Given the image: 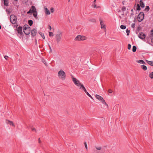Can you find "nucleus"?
I'll return each mask as SVG.
<instances>
[{
	"mask_svg": "<svg viewBox=\"0 0 153 153\" xmlns=\"http://www.w3.org/2000/svg\"><path fill=\"white\" fill-rule=\"evenodd\" d=\"M138 63L142 64H145V62L142 60H138L137 62Z\"/></svg>",
	"mask_w": 153,
	"mask_h": 153,
	"instance_id": "obj_21",
	"label": "nucleus"
},
{
	"mask_svg": "<svg viewBox=\"0 0 153 153\" xmlns=\"http://www.w3.org/2000/svg\"><path fill=\"white\" fill-rule=\"evenodd\" d=\"M126 10V8L125 7L123 6L122 8V10L123 11V12L124 11H125Z\"/></svg>",
	"mask_w": 153,
	"mask_h": 153,
	"instance_id": "obj_36",
	"label": "nucleus"
},
{
	"mask_svg": "<svg viewBox=\"0 0 153 153\" xmlns=\"http://www.w3.org/2000/svg\"><path fill=\"white\" fill-rule=\"evenodd\" d=\"M44 8L45 14L47 15H50L51 13L50 11L48 9V8L45 7H44Z\"/></svg>",
	"mask_w": 153,
	"mask_h": 153,
	"instance_id": "obj_14",
	"label": "nucleus"
},
{
	"mask_svg": "<svg viewBox=\"0 0 153 153\" xmlns=\"http://www.w3.org/2000/svg\"><path fill=\"white\" fill-rule=\"evenodd\" d=\"M131 27L133 28H134L135 26V23H132L131 25Z\"/></svg>",
	"mask_w": 153,
	"mask_h": 153,
	"instance_id": "obj_34",
	"label": "nucleus"
},
{
	"mask_svg": "<svg viewBox=\"0 0 153 153\" xmlns=\"http://www.w3.org/2000/svg\"><path fill=\"white\" fill-rule=\"evenodd\" d=\"M140 6L142 8L144 7H145L144 3L143 2L142 0H141L140 1Z\"/></svg>",
	"mask_w": 153,
	"mask_h": 153,
	"instance_id": "obj_17",
	"label": "nucleus"
},
{
	"mask_svg": "<svg viewBox=\"0 0 153 153\" xmlns=\"http://www.w3.org/2000/svg\"><path fill=\"white\" fill-rule=\"evenodd\" d=\"M83 88L81 90L82 91H84L86 93V94L88 96L90 97L91 99H93V97L91 96V95L87 91V90L85 87H82Z\"/></svg>",
	"mask_w": 153,
	"mask_h": 153,
	"instance_id": "obj_12",
	"label": "nucleus"
},
{
	"mask_svg": "<svg viewBox=\"0 0 153 153\" xmlns=\"http://www.w3.org/2000/svg\"><path fill=\"white\" fill-rule=\"evenodd\" d=\"M49 29L50 30H51V27L50 26V25H49Z\"/></svg>",
	"mask_w": 153,
	"mask_h": 153,
	"instance_id": "obj_45",
	"label": "nucleus"
},
{
	"mask_svg": "<svg viewBox=\"0 0 153 153\" xmlns=\"http://www.w3.org/2000/svg\"><path fill=\"white\" fill-rule=\"evenodd\" d=\"M140 10V7L139 4H138L137 5V10Z\"/></svg>",
	"mask_w": 153,
	"mask_h": 153,
	"instance_id": "obj_29",
	"label": "nucleus"
},
{
	"mask_svg": "<svg viewBox=\"0 0 153 153\" xmlns=\"http://www.w3.org/2000/svg\"><path fill=\"white\" fill-rule=\"evenodd\" d=\"M95 147L96 150L99 151L97 152V153H103L104 152V151L102 150L101 146H95Z\"/></svg>",
	"mask_w": 153,
	"mask_h": 153,
	"instance_id": "obj_9",
	"label": "nucleus"
},
{
	"mask_svg": "<svg viewBox=\"0 0 153 153\" xmlns=\"http://www.w3.org/2000/svg\"><path fill=\"white\" fill-rule=\"evenodd\" d=\"M62 35V33L60 32H58L56 35V41L57 43H59L61 41V37Z\"/></svg>",
	"mask_w": 153,
	"mask_h": 153,
	"instance_id": "obj_6",
	"label": "nucleus"
},
{
	"mask_svg": "<svg viewBox=\"0 0 153 153\" xmlns=\"http://www.w3.org/2000/svg\"><path fill=\"white\" fill-rule=\"evenodd\" d=\"M100 24L101 25V27L102 29H105V25L103 22V20L101 19H100Z\"/></svg>",
	"mask_w": 153,
	"mask_h": 153,
	"instance_id": "obj_11",
	"label": "nucleus"
},
{
	"mask_svg": "<svg viewBox=\"0 0 153 153\" xmlns=\"http://www.w3.org/2000/svg\"><path fill=\"white\" fill-rule=\"evenodd\" d=\"M95 96L96 99L100 101L103 104L105 105L107 107H108V105L106 103L102 97L98 94H96Z\"/></svg>",
	"mask_w": 153,
	"mask_h": 153,
	"instance_id": "obj_4",
	"label": "nucleus"
},
{
	"mask_svg": "<svg viewBox=\"0 0 153 153\" xmlns=\"http://www.w3.org/2000/svg\"><path fill=\"white\" fill-rule=\"evenodd\" d=\"M32 130L33 131H35V132H36V129L34 128H31Z\"/></svg>",
	"mask_w": 153,
	"mask_h": 153,
	"instance_id": "obj_39",
	"label": "nucleus"
},
{
	"mask_svg": "<svg viewBox=\"0 0 153 153\" xmlns=\"http://www.w3.org/2000/svg\"><path fill=\"white\" fill-rule=\"evenodd\" d=\"M81 40H84L86 39V37L84 36H80Z\"/></svg>",
	"mask_w": 153,
	"mask_h": 153,
	"instance_id": "obj_22",
	"label": "nucleus"
},
{
	"mask_svg": "<svg viewBox=\"0 0 153 153\" xmlns=\"http://www.w3.org/2000/svg\"><path fill=\"white\" fill-rule=\"evenodd\" d=\"M120 27L122 29H125L126 28V27L125 25H121L120 26Z\"/></svg>",
	"mask_w": 153,
	"mask_h": 153,
	"instance_id": "obj_30",
	"label": "nucleus"
},
{
	"mask_svg": "<svg viewBox=\"0 0 153 153\" xmlns=\"http://www.w3.org/2000/svg\"><path fill=\"white\" fill-rule=\"evenodd\" d=\"M141 68L144 71H146L147 69L146 66L144 65H141Z\"/></svg>",
	"mask_w": 153,
	"mask_h": 153,
	"instance_id": "obj_23",
	"label": "nucleus"
},
{
	"mask_svg": "<svg viewBox=\"0 0 153 153\" xmlns=\"http://www.w3.org/2000/svg\"><path fill=\"white\" fill-rule=\"evenodd\" d=\"M49 46V47H50V50H51V47L50 46Z\"/></svg>",
	"mask_w": 153,
	"mask_h": 153,
	"instance_id": "obj_47",
	"label": "nucleus"
},
{
	"mask_svg": "<svg viewBox=\"0 0 153 153\" xmlns=\"http://www.w3.org/2000/svg\"><path fill=\"white\" fill-rule=\"evenodd\" d=\"M10 21L12 24H16L17 21V19L16 16L13 14L11 15L10 17Z\"/></svg>",
	"mask_w": 153,
	"mask_h": 153,
	"instance_id": "obj_5",
	"label": "nucleus"
},
{
	"mask_svg": "<svg viewBox=\"0 0 153 153\" xmlns=\"http://www.w3.org/2000/svg\"><path fill=\"white\" fill-rule=\"evenodd\" d=\"M8 0H4V5L7 6L8 5Z\"/></svg>",
	"mask_w": 153,
	"mask_h": 153,
	"instance_id": "obj_25",
	"label": "nucleus"
},
{
	"mask_svg": "<svg viewBox=\"0 0 153 153\" xmlns=\"http://www.w3.org/2000/svg\"><path fill=\"white\" fill-rule=\"evenodd\" d=\"M36 44L37 43V42H36Z\"/></svg>",
	"mask_w": 153,
	"mask_h": 153,
	"instance_id": "obj_51",
	"label": "nucleus"
},
{
	"mask_svg": "<svg viewBox=\"0 0 153 153\" xmlns=\"http://www.w3.org/2000/svg\"><path fill=\"white\" fill-rule=\"evenodd\" d=\"M49 36H53V33L52 32H49Z\"/></svg>",
	"mask_w": 153,
	"mask_h": 153,
	"instance_id": "obj_32",
	"label": "nucleus"
},
{
	"mask_svg": "<svg viewBox=\"0 0 153 153\" xmlns=\"http://www.w3.org/2000/svg\"><path fill=\"white\" fill-rule=\"evenodd\" d=\"M147 63L151 66H153V61H149L147 60H146Z\"/></svg>",
	"mask_w": 153,
	"mask_h": 153,
	"instance_id": "obj_19",
	"label": "nucleus"
},
{
	"mask_svg": "<svg viewBox=\"0 0 153 153\" xmlns=\"http://www.w3.org/2000/svg\"><path fill=\"white\" fill-rule=\"evenodd\" d=\"M43 63H44V64L46 65H47V64H46V62L45 61H43Z\"/></svg>",
	"mask_w": 153,
	"mask_h": 153,
	"instance_id": "obj_44",
	"label": "nucleus"
},
{
	"mask_svg": "<svg viewBox=\"0 0 153 153\" xmlns=\"http://www.w3.org/2000/svg\"><path fill=\"white\" fill-rule=\"evenodd\" d=\"M1 29V25H0V29Z\"/></svg>",
	"mask_w": 153,
	"mask_h": 153,
	"instance_id": "obj_48",
	"label": "nucleus"
},
{
	"mask_svg": "<svg viewBox=\"0 0 153 153\" xmlns=\"http://www.w3.org/2000/svg\"><path fill=\"white\" fill-rule=\"evenodd\" d=\"M28 23L30 26L32 25L33 24V21L32 20H29L28 21Z\"/></svg>",
	"mask_w": 153,
	"mask_h": 153,
	"instance_id": "obj_24",
	"label": "nucleus"
},
{
	"mask_svg": "<svg viewBox=\"0 0 153 153\" xmlns=\"http://www.w3.org/2000/svg\"><path fill=\"white\" fill-rule=\"evenodd\" d=\"M18 33L20 34H22V27H19L17 29Z\"/></svg>",
	"mask_w": 153,
	"mask_h": 153,
	"instance_id": "obj_16",
	"label": "nucleus"
},
{
	"mask_svg": "<svg viewBox=\"0 0 153 153\" xmlns=\"http://www.w3.org/2000/svg\"><path fill=\"white\" fill-rule=\"evenodd\" d=\"M39 143H40L41 142V141L40 140V138H39Z\"/></svg>",
	"mask_w": 153,
	"mask_h": 153,
	"instance_id": "obj_46",
	"label": "nucleus"
},
{
	"mask_svg": "<svg viewBox=\"0 0 153 153\" xmlns=\"http://www.w3.org/2000/svg\"><path fill=\"white\" fill-rule=\"evenodd\" d=\"M31 13H33V16L36 19H38V18L37 16V12L35 6H32L30 9L29 10V11L27 12V14H30Z\"/></svg>",
	"mask_w": 153,
	"mask_h": 153,
	"instance_id": "obj_2",
	"label": "nucleus"
},
{
	"mask_svg": "<svg viewBox=\"0 0 153 153\" xmlns=\"http://www.w3.org/2000/svg\"><path fill=\"white\" fill-rule=\"evenodd\" d=\"M36 33V30L35 29H33L31 31V34L32 36H35Z\"/></svg>",
	"mask_w": 153,
	"mask_h": 153,
	"instance_id": "obj_13",
	"label": "nucleus"
},
{
	"mask_svg": "<svg viewBox=\"0 0 153 153\" xmlns=\"http://www.w3.org/2000/svg\"><path fill=\"white\" fill-rule=\"evenodd\" d=\"M108 92L109 93H112L113 92V91L112 90H111V89H109L108 90Z\"/></svg>",
	"mask_w": 153,
	"mask_h": 153,
	"instance_id": "obj_40",
	"label": "nucleus"
},
{
	"mask_svg": "<svg viewBox=\"0 0 153 153\" xmlns=\"http://www.w3.org/2000/svg\"><path fill=\"white\" fill-rule=\"evenodd\" d=\"M84 145H85V148L86 149H88L87 146V144L86 142H85L84 143Z\"/></svg>",
	"mask_w": 153,
	"mask_h": 153,
	"instance_id": "obj_41",
	"label": "nucleus"
},
{
	"mask_svg": "<svg viewBox=\"0 0 153 153\" xmlns=\"http://www.w3.org/2000/svg\"><path fill=\"white\" fill-rule=\"evenodd\" d=\"M51 11L52 13H53L54 11V9L52 7L51 8Z\"/></svg>",
	"mask_w": 153,
	"mask_h": 153,
	"instance_id": "obj_38",
	"label": "nucleus"
},
{
	"mask_svg": "<svg viewBox=\"0 0 153 153\" xmlns=\"http://www.w3.org/2000/svg\"><path fill=\"white\" fill-rule=\"evenodd\" d=\"M149 10V6H146V7L145 8V10H147V11H148Z\"/></svg>",
	"mask_w": 153,
	"mask_h": 153,
	"instance_id": "obj_33",
	"label": "nucleus"
},
{
	"mask_svg": "<svg viewBox=\"0 0 153 153\" xmlns=\"http://www.w3.org/2000/svg\"><path fill=\"white\" fill-rule=\"evenodd\" d=\"M71 78L72 79V81L77 86L79 87V89L81 90H82L83 88L82 87H85L83 85L80 83L79 80L74 77L73 75H71Z\"/></svg>",
	"mask_w": 153,
	"mask_h": 153,
	"instance_id": "obj_1",
	"label": "nucleus"
},
{
	"mask_svg": "<svg viewBox=\"0 0 153 153\" xmlns=\"http://www.w3.org/2000/svg\"><path fill=\"white\" fill-rule=\"evenodd\" d=\"M70 0H68V2H70Z\"/></svg>",
	"mask_w": 153,
	"mask_h": 153,
	"instance_id": "obj_50",
	"label": "nucleus"
},
{
	"mask_svg": "<svg viewBox=\"0 0 153 153\" xmlns=\"http://www.w3.org/2000/svg\"><path fill=\"white\" fill-rule=\"evenodd\" d=\"M90 21L92 22H96V20L95 19H91Z\"/></svg>",
	"mask_w": 153,
	"mask_h": 153,
	"instance_id": "obj_35",
	"label": "nucleus"
},
{
	"mask_svg": "<svg viewBox=\"0 0 153 153\" xmlns=\"http://www.w3.org/2000/svg\"><path fill=\"white\" fill-rule=\"evenodd\" d=\"M122 15H124V13H122Z\"/></svg>",
	"mask_w": 153,
	"mask_h": 153,
	"instance_id": "obj_49",
	"label": "nucleus"
},
{
	"mask_svg": "<svg viewBox=\"0 0 153 153\" xmlns=\"http://www.w3.org/2000/svg\"><path fill=\"white\" fill-rule=\"evenodd\" d=\"M136 49H137V47H136V46H133L132 51L134 52L136 51Z\"/></svg>",
	"mask_w": 153,
	"mask_h": 153,
	"instance_id": "obj_28",
	"label": "nucleus"
},
{
	"mask_svg": "<svg viewBox=\"0 0 153 153\" xmlns=\"http://www.w3.org/2000/svg\"><path fill=\"white\" fill-rule=\"evenodd\" d=\"M131 45L130 44H128V49L130 50L131 48Z\"/></svg>",
	"mask_w": 153,
	"mask_h": 153,
	"instance_id": "obj_37",
	"label": "nucleus"
},
{
	"mask_svg": "<svg viewBox=\"0 0 153 153\" xmlns=\"http://www.w3.org/2000/svg\"><path fill=\"white\" fill-rule=\"evenodd\" d=\"M96 0H94V1L93 2L92 4V6L94 8H95L96 7V5L95 4V2H96Z\"/></svg>",
	"mask_w": 153,
	"mask_h": 153,
	"instance_id": "obj_26",
	"label": "nucleus"
},
{
	"mask_svg": "<svg viewBox=\"0 0 153 153\" xmlns=\"http://www.w3.org/2000/svg\"><path fill=\"white\" fill-rule=\"evenodd\" d=\"M6 122L7 123L9 124L10 125L12 126L13 127H15V126L14 124L12 121H10L8 120H6Z\"/></svg>",
	"mask_w": 153,
	"mask_h": 153,
	"instance_id": "obj_15",
	"label": "nucleus"
},
{
	"mask_svg": "<svg viewBox=\"0 0 153 153\" xmlns=\"http://www.w3.org/2000/svg\"><path fill=\"white\" fill-rule=\"evenodd\" d=\"M4 57L6 60H7V59L8 58V56H4Z\"/></svg>",
	"mask_w": 153,
	"mask_h": 153,
	"instance_id": "obj_43",
	"label": "nucleus"
},
{
	"mask_svg": "<svg viewBox=\"0 0 153 153\" xmlns=\"http://www.w3.org/2000/svg\"><path fill=\"white\" fill-rule=\"evenodd\" d=\"M144 18V13L143 12H141L137 16V20L139 22H141Z\"/></svg>",
	"mask_w": 153,
	"mask_h": 153,
	"instance_id": "obj_8",
	"label": "nucleus"
},
{
	"mask_svg": "<svg viewBox=\"0 0 153 153\" xmlns=\"http://www.w3.org/2000/svg\"><path fill=\"white\" fill-rule=\"evenodd\" d=\"M81 35H79L77 36L75 39V40L76 41H80L81 40V38H80Z\"/></svg>",
	"mask_w": 153,
	"mask_h": 153,
	"instance_id": "obj_18",
	"label": "nucleus"
},
{
	"mask_svg": "<svg viewBox=\"0 0 153 153\" xmlns=\"http://www.w3.org/2000/svg\"><path fill=\"white\" fill-rule=\"evenodd\" d=\"M39 34L40 35V36L42 37V38H43V39H45V37L44 36V35L43 33H42V32H40V33H39Z\"/></svg>",
	"mask_w": 153,
	"mask_h": 153,
	"instance_id": "obj_27",
	"label": "nucleus"
},
{
	"mask_svg": "<svg viewBox=\"0 0 153 153\" xmlns=\"http://www.w3.org/2000/svg\"><path fill=\"white\" fill-rule=\"evenodd\" d=\"M30 31V28L28 26H27V27L24 26L23 29V32L24 33L27 35H29Z\"/></svg>",
	"mask_w": 153,
	"mask_h": 153,
	"instance_id": "obj_7",
	"label": "nucleus"
},
{
	"mask_svg": "<svg viewBox=\"0 0 153 153\" xmlns=\"http://www.w3.org/2000/svg\"><path fill=\"white\" fill-rule=\"evenodd\" d=\"M57 75L59 79L64 80L66 78V74L62 70H60L58 72Z\"/></svg>",
	"mask_w": 153,
	"mask_h": 153,
	"instance_id": "obj_3",
	"label": "nucleus"
},
{
	"mask_svg": "<svg viewBox=\"0 0 153 153\" xmlns=\"http://www.w3.org/2000/svg\"><path fill=\"white\" fill-rule=\"evenodd\" d=\"M126 33L127 34V35L128 36L129 34V33H130V30H128V29H126Z\"/></svg>",
	"mask_w": 153,
	"mask_h": 153,
	"instance_id": "obj_31",
	"label": "nucleus"
},
{
	"mask_svg": "<svg viewBox=\"0 0 153 153\" xmlns=\"http://www.w3.org/2000/svg\"><path fill=\"white\" fill-rule=\"evenodd\" d=\"M151 36H153V29L152 30H151Z\"/></svg>",
	"mask_w": 153,
	"mask_h": 153,
	"instance_id": "obj_42",
	"label": "nucleus"
},
{
	"mask_svg": "<svg viewBox=\"0 0 153 153\" xmlns=\"http://www.w3.org/2000/svg\"><path fill=\"white\" fill-rule=\"evenodd\" d=\"M149 76L151 79H153V72L150 73L149 74Z\"/></svg>",
	"mask_w": 153,
	"mask_h": 153,
	"instance_id": "obj_20",
	"label": "nucleus"
},
{
	"mask_svg": "<svg viewBox=\"0 0 153 153\" xmlns=\"http://www.w3.org/2000/svg\"><path fill=\"white\" fill-rule=\"evenodd\" d=\"M139 37L143 40L146 37V35L143 32L140 33L138 35Z\"/></svg>",
	"mask_w": 153,
	"mask_h": 153,
	"instance_id": "obj_10",
	"label": "nucleus"
}]
</instances>
